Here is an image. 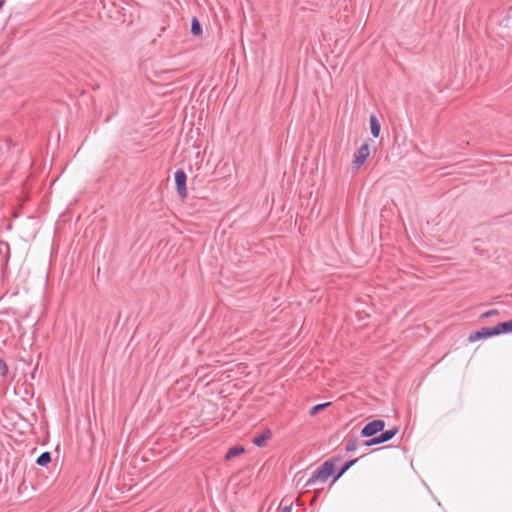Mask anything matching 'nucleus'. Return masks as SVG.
<instances>
[{
	"mask_svg": "<svg viewBox=\"0 0 512 512\" xmlns=\"http://www.w3.org/2000/svg\"><path fill=\"white\" fill-rule=\"evenodd\" d=\"M174 179L178 196L181 198V200H185L188 196L186 188V173L182 169H178L174 174Z\"/></svg>",
	"mask_w": 512,
	"mask_h": 512,
	"instance_id": "3",
	"label": "nucleus"
},
{
	"mask_svg": "<svg viewBox=\"0 0 512 512\" xmlns=\"http://www.w3.org/2000/svg\"><path fill=\"white\" fill-rule=\"evenodd\" d=\"M282 512H292V504L284 506Z\"/></svg>",
	"mask_w": 512,
	"mask_h": 512,
	"instance_id": "19",
	"label": "nucleus"
},
{
	"mask_svg": "<svg viewBox=\"0 0 512 512\" xmlns=\"http://www.w3.org/2000/svg\"><path fill=\"white\" fill-rule=\"evenodd\" d=\"M378 444H381V442H379V438L378 436H375L367 441L364 442V445L366 447H370V446H373V445H378Z\"/></svg>",
	"mask_w": 512,
	"mask_h": 512,
	"instance_id": "18",
	"label": "nucleus"
},
{
	"mask_svg": "<svg viewBox=\"0 0 512 512\" xmlns=\"http://www.w3.org/2000/svg\"><path fill=\"white\" fill-rule=\"evenodd\" d=\"M191 32L193 35L198 36L202 33V26L199 20L194 17L191 22Z\"/></svg>",
	"mask_w": 512,
	"mask_h": 512,
	"instance_id": "14",
	"label": "nucleus"
},
{
	"mask_svg": "<svg viewBox=\"0 0 512 512\" xmlns=\"http://www.w3.org/2000/svg\"><path fill=\"white\" fill-rule=\"evenodd\" d=\"M8 366L3 359L0 358V376L5 377L8 374Z\"/></svg>",
	"mask_w": 512,
	"mask_h": 512,
	"instance_id": "16",
	"label": "nucleus"
},
{
	"mask_svg": "<svg viewBox=\"0 0 512 512\" xmlns=\"http://www.w3.org/2000/svg\"><path fill=\"white\" fill-rule=\"evenodd\" d=\"M245 452V449L243 446H234V447H231L226 455H225V460L226 461H229L231 460L232 458L236 457V456H239L241 454H243Z\"/></svg>",
	"mask_w": 512,
	"mask_h": 512,
	"instance_id": "11",
	"label": "nucleus"
},
{
	"mask_svg": "<svg viewBox=\"0 0 512 512\" xmlns=\"http://www.w3.org/2000/svg\"><path fill=\"white\" fill-rule=\"evenodd\" d=\"M385 427V421L381 419L373 420L367 423L361 430V436L364 438H369L377 433L383 431Z\"/></svg>",
	"mask_w": 512,
	"mask_h": 512,
	"instance_id": "2",
	"label": "nucleus"
},
{
	"mask_svg": "<svg viewBox=\"0 0 512 512\" xmlns=\"http://www.w3.org/2000/svg\"><path fill=\"white\" fill-rule=\"evenodd\" d=\"M51 460V454L49 452H43L38 456L36 463L39 466L45 467L51 462Z\"/></svg>",
	"mask_w": 512,
	"mask_h": 512,
	"instance_id": "12",
	"label": "nucleus"
},
{
	"mask_svg": "<svg viewBox=\"0 0 512 512\" xmlns=\"http://www.w3.org/2000/svg\"><path fill=\"white\" fill-rule=\"evenodd\" d=\"M358 448V438L356 436H351L345 446L346 452H353Z\"/></svg>",
	"mask_w": 512,
	"mask_h": 512,
	"instance_id": "13",
	"label": "nucleus"
},
{
	"mask_svg": "<svg viewBox=\"0 0 512 512\" xmlns=\"http://www.w3.org/2000/svg\"><path fill=\"white\" fill-rule=\"evenodd\" d=\"M382 433L378 436L379 438V442L382 443H385L389 440H391L397 433H398V428L397 427H394L392 429H389V430H386V431H381Z\"/></svg>",
	"mask_w": 512,
	"mask_h": 512,
	"instance_id": "8",
	"label": "nucleus"
},
{
	"mask_svg": "<svg viewBox=\"0 0 512 512\" xmlns=\"http://www.w3.org/2000/svg\"><path fill=\"white\" fill-rule=\"evenodd\" d=\"M359 458L352 459L347 461L337 472V474L333 477V483L336 482L345 472H347L357 461Z\"/></svg>",
	"mask_w": 512,
	"mask_h": 512,
	"instance_id": "10",
	"label": "nucleus"
},
{
	"mask_svg": "<svg viewBox=\"0 0 512 512\" xmlns=\"http://www.w3.org/2000/svg\"><path fill=\"white\" fill-rule=\"evenodd\" d=\"M341 460L340 457H332L321 464L306 481L305 487L311 489L316 484H324L334 473L335 464Z\"/></svg>",
	"mask_w": 512,
	"mask_h": 512,
	"instance_id": "1",
	"label": "nucleus"
},
{
	"mask_svg": "<svg viewBox=\"0 0 512 512\" xmlns=\"http://www.w3.org/2000/svg\"><path fill=\"white\" fill-rule=\"evenodd\" d=\"M331 405V402H326V403H322V404H317L315 406H313L310 410H309V415L310 416H315L317 413H319L320 411H322L323 409H325L326 407L330 406Z\"/></svg>",
	"mask_w": 512,
	"mask_h": 512,
	"instance_id": "15",
	"label": "nucleus"
},
{
	"mask_svg": "<svg viewBox=\"0 0 512 512\" xmlns=\"http://www.w3.org/2000/svg\"><path fill=\"white\" fill-rule=\"evenodd\" d=\"M496 336L512 332V319L507 322H500L494 326Z\"/></svg>",
	"mask_w": 512,
	"mask_h": 512,
	"instance_id": "7",
	"label": "nucleus"
},
{
	"mask_svg": "<svg viewBox=\"0 0 512 512\" xmlns=\"http://www.w3.org/2000/svg\"><path fill=\"white\" fill-rule=\"evenodd\" d=\"M5 0H0V10L3 8V6L5 5Z\"/></svg>",
	"mask_w": 512,
	"mask_h": 512,
	"instance_id": "20",
	"label": "nucleus"
},
{
	"mask_svg": "<svg viewBox=\"0 0 512 512\" xmlns=\"http://www.w3.org/2000/svg\"><path fill=\"white\" fill-rule=\"evenodd\" d=\"M492 336H496L494 327H483L480 330L470 333L468 337L469 342H476L481 339H486Z\"/></svg>",
	"mask_w": 512,
	"mask_h": 512,
	"instance_id": "5",
	"label": "nucleus"
},
{
	"mask_svg": "<svg viewBox=\"0 0 512 512\" xmlns=\"http://www.w3.org/2000/svg\"><path fill=\"white\" fill-rule=\"evenodd\" d=\"M369 121L371 134L373 135V137L377 138L380 134V123L375 115H371Z\"/></svg>",
	"mask_w": 512,
	"mask_h": 512,
	"instance_id": "9",
	"label": "nucleus"
},
{
	"mask_svg": "<svg viewBox=\"0 0 512 512\" xmlns=\"http://www.w3.org/2000/svg\"><path fill=\"white\" fill-rule=\"evenodd\" d=\"M370 155V149L367 143H364L354 154L353 165L358 170Z\"/></svg>",
	"mask_w": 512,
	"mask_h": 512,
	"instance_id": "4",
	"label": "nucleus"
},
{
	"mask_svg": "<svg viewBox=\"0 0 512 512\" xmlns=\"http://www.w3.org/2000/svg\"><path fill=\"white\" fill-rule=\"evenodd\" d=\"M499 315V311L496 310V309H491L485 313H483L480 318L481 319H484V318H488V317H492V316H498Z\"/></svg>",
	"mask_w": 512,
	"mask_h": 512,
	"instance_id": "17",
	"label": "nucleus"
},
{
	"mask_svg": "<svg viewBox=\"0 0 512 512\" xmlns=\"http://www.w3.org/2000/svg\"><path fill=\"white\" fill-rule=\"evenodd\" d=\"M272 437V433L269 429H266L263 433L255 436L252 440L253 444L257 447H263L267 440Z\"/></svg>",
	"mask_w": 512,
	"mask_h": 512,
	"instance_id": "6",
	"label": "nucleus"
}]
</instances>
